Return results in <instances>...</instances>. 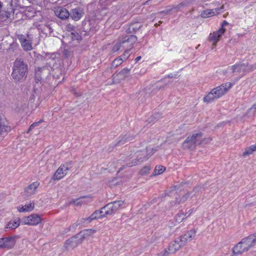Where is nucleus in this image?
Segmentation results:
<instances>
[{"mask_svg": "<svg viewBox=\"0 0 256 256\" xmlns=\"http://www.w3.org/2000/svg\"><path fill=\"white\" fill-rule=\"evenodd\" d=\"M192 192H188L185 195L179 198H176V200L170 202V205L172 207H176L178 205L184 202L186 200L190 197V195Z\"/></svg>", "mask_w": 256, "mask_h": 256, "instance_id": "4be33fe9", "label": "nucleus"}, {"mask_svg": "<svg viewBox=\"0 0 256 256\" xmlns=\"http://www.w3.org/2000/svg\"><path fill=\"white\" fill-rule=\"evenodd\" d=\"M196 232L195 230L192 229L191 230L183 235L180 236V238L182 240V242L185 246L188 242L191 241L193 238H194L196 236Z\"/></svg>", "mask_w": 256, "mask_h": 256, "instance_id": "ddd939ff", "label": "nucleus"}, {"mask_svg": "<svg viewBox=\"0 0 256 256\" xmlns=\"http://www.w3.org/2000/svg\"><path fill=\"white\" fill-rule=\"evenodd\" d=\"M16 244L14 237H6L0 238V248L10 249L12 248Z\"/></svg>", "mask_w": 256, "mask_h": 256, "instance_id": "6e6552de", "label": "nucleus"}, {"mask_svg": "<svg viewBox=\"0 0 256 256\" xmlns=\"http://www.w3.org/2000/svg\"><path fill=\"white\" fill-rule=\"evenodd\" d=\"M232 86V83L228 82L223 84L220 86L216 87V88L220 94L221 96H222L229 90Z\"/></svg>", "mask_w": 256, "mask_h": 256, "instance_id": "412c9836", "label": "nucleus"}, {"mask_svg": "<svg viewBox=\"0 0 256 256\" xmlns=\"http://www.w3.org/2000/svg\"><path fill=\"white\" fill-rule=\"evenodd\" d=\"M118 210L124 208L125 206V203L124 201L118 200L112 202Z\"/></svg>", "mask_w": 256, "mask_h": 256, "instance_id": "2f4dec72", "label": "nucleus"}, {"mask_svg": "<svg viewBox=\"0 0 256 256\" xmlns=\"http://www.w3.org/2000/svg\"><path fill=\"white\" fill-rule=\"evenodd\" d=\"M228 24V22L224 20L222 24L221 27L220 28H224V26H226Z\"/></svg>", "mask_w": 256, "mask_h": 256, "instance_id": "79ce46f5", "label": "nucleus"}, {"mask_svg": "<svg viewBox=\"0 0 256 256\" xmlns=\"http://www.w3.org/2000/svg\"><path fill=\"white\" fill-rule=\"evenodd\" d=\"M194 212V208L189 210L186 214H184L186 218L189 216Z\"/></svg>", "mask_w": 256, "mask_h": 256, "instance_id": "a19ab883", "label": "nucleus"}, {"mask_svg": "<svg viewBox=\"0 0 256 256\" xmlns=\"http://www.w3.org/2000/svg\"><path fill=\"white\" fill-rule=\"evenodd\" d=\"M213 3L214 4H217L218 3V2L217 1H214V2H213Z\"/></svg>", "mask_w": 256, "mask_h": 256, "instance_id": "8fccbe9b", "label": "nucleus"}, {"mask_svg": "<svg viewBox=\"0 0 256 256\" xmlns=\"http://www.w3.org/2000/svg\"><path fill=\"white\" fill-rule=\"evenodd\" d=\"M152 1V0H148L146 1L144 3V5L148 4L150 3V2Z\"/></svg>", "mask_w": 256, "mask_h": 256, "instance_id": "49530a36", "label": "nucleus"}, {"mask_svg": "<svg viewBox=\"0 0 256 256\" xmlns=\"http://www.w3.org/2000/svg\"><path fill=\"white\" fill-rule=\"evenodd\" d=\"M200 46V44L196 48H199Z\"/></svg>", "mask_w": 256, "mask_h": 256, "instance_id": "3c124183", "label": "nucleus"}, {"mask_svg": "<svg viewBox=\"0 0 256 256\" xmlns=\"http://www.w3.org/2000/svg\"><path fill=\"white\" fill-rule=\"evenodd\" d=\"M202 136L201 132H196L193 134L192 136L187 138L185 141L182 144V148L184 149H192L194 146L196 144H206L210 142L212 138H210L204 139L202 142L200 140Z\"/></svg>", "mask_w": 256, "mask_h": 256, "instance_id": "7ed1b4c3", "label": "nucleus"}, {"mask_svg": "<svg viewBox=\"0 0 256 256\" xmlns=\"http://www.w3.org/2000/svg\"><path fill=\"white\" fill-rule=\"evenodd\" d=\"M103 212L108 215H111L116 212L118 210L115 208V206L113 202L109 203L105 206L102 208Z\"/></svg>", "mask_w": 256, "mask_h": 256, "instance_id": "5701e85b", "label": "nucleus"}, {"mask_svg": "<svg viewBox=\"0 0 256 256\" xmlns=\"http://www.w3.org/2000/svg\"><path fill=\"white\" fill-rule=\"evenodd\" d=\"M186 218L184 214L182 212H180L174 217V220L176 223L181 222Z\"/></svg>", "mask_w": 256, "mask_h": 256, "instance_id": "c85d7f7f", "label": "nucleus"}, {"mask_svg": "<svg viewBox=\"0 0 256 256\" xmlns=\"http://www.w3.org/2000/svg\"><path fill=\"white\" fill-rule=\"evenodd\" d=\"M130 53L131 52L130 50H126L120 57H122L123 60H126L128 58L130 54Z\"/></svg>", "mask_w": 256, "mask_h": 256, "instance_id": "4c0bfd02", "label": "nucleus"}, {"mask_svg": "<svg viewBox=\"0 0 256 256\" xmlns=\"http://www.w3.org/2000/svg\"><path fill=\"white\" fill-rule=\"evenodd\" d=\"M138 164V160H135L134 162H132V164H130V163H129V164H128V166H134V165H136V164Z\"/></svg>", "mask_w": 256, "mask_h": 256, "instance_id": "37998d69", "label": "nucleus"}, {"mask_svg": "<svg viewBox=\"0 0 256 256\" xmlns=\"http://www.w3.org/2000/svg\"><path fill=\"white\" fill-rule=\"evenodd\" d=\"M42 218L40 216L36 214H33L22 218V222L24 224L29 226H36L40 223Z\"/></svg>", "mask_w": 256, "mask_h": 256, "instance_id": "423d86ee", "label": "nucleus"}, {"mask_svg": "<svg viewBox=\"0 0 256 256\" xmlns=\"http://www.w3.org/2000/svg\"><path fill=\"white\" fill-rule=\"evenodd\" d=\"M121 42L124 44H126V46L129 47L132 45L137 41V37L135 36L130 35L128 36H120Z\"/></svg>", "mask_w": 256, "mask_h": 256, "instance_id": "a211bd4d", "label": "nucleus"}, {"mask_svg": "<svg viewBox=\"0 0 256 256\" xmlns=\"http://www.w3.org/2000/svg\"><path fill=\"white\" fill-rule=\"evenodd\" d=\"M140 26H141L139 25L138 24H132L130 25L129 28L132 32H136L140 28Z\"/></svg>", "mask_w": 256, "mask_h": 256, "instance_id": "c9c22d12", "label": "nucleus"}, {"mask_svg": "<svg viewBox=\"0 0 256 256\" xmlns=\"http://www.w3.org/2000/svg\"><path fill=\"white\" fill-rule=\"evenodd\" d=\"M68 170L69 168L67 165L62 164L55 172L53 179L56 180L62 179L67 174Z\"/></svg>", "mask_w": 256, "mask_h": 256, "instance_id": "1a4fd4ad", "label": "nucleus"}, {"mask_svg": "<svg viewBox=\"0 0 256 256\" xmlns=\"http://www.w3.org/2000/svg\"><path fill=\"white\" fill-rule=\"evenodd\" d=\"M54 12L56 16L62 20L66 19L70 16L68 11L63 8L58 7L56 8Z\"/></svg>", "mask_w": 256, "mask_h": 256, "instance_id": "dca6fc26", "label": "nucleus"}, {"mask_svg": "<svg viewBox=\"0 0 256 256\" xmlns=\"http://www.w3.org/2000/svg\"><path fill=\"white\" fill-rule=\"evenodd\" d=\"M148 158V156L146 157V158H139V160H140V162H143V161L146 160H147V159Z\"/></svg>", "mask_w": 256, "mask_h": 256, "instance_id": "a18cd8bd", "label": "nucleus"}, {"mask_svg": "<svg viewBox=\"0 0 256 256\" xmlns=\"http://www.w3.org/2000/svg\"><path fill=\"white\" fill-rule=\"evenodd\" d=\"M40 185L38 182H35L30 184L25 189V192L27 196H30L36 193V190Z\"/></svg>", "mask_w": 256, "mask_h": 256, "instance_id": "aec40b11", "label": "nucleus"}, {"mask_svg": "<svg viewBox=\"0 0 256 256\" xmlns=\"http://www.w3.org/2000/svg\"><path fill=\"white\" fill-rule=\"evenodd\" d=\"M71 36L72 38V39L73 40H78V38H80V36L78 34H75L74 32H71Z\"/></svg>", "mask_w": 256, "mask_h": 256, "instance_id": "ea45409f", "label": "nucleus"}, {"mask_svg": "<svg viewBox=\"0 0 256 256\" xmlns=\"http://www.w3.org/2000/svg\"><path fill=\"white\" fill-rule=\"evenodd\" d=\"M254 146L256 147V143Z\"/></svg>", "mask_w": 256, "mask_h": 256, "instance_id": "603ef678", "label": "nucleus"}, {"mask_svg": "<svg viewBox=\"0 0 256 256\" xmlns=\"http://www.w3.org/2000/svg\"><path fill=\"white\" fill-rule=\"evenodd\" d=\"M84 15V12L81 8H75L72 9L70 16L74 21H78Z\"/></svg>", "mask_w": 256, "mask_h": 256, "instance_id": "2eb2a0df", "label": "nucleus"}, {"mask_svg": "<svg viewBox=\"0 0 256 256\" xmlns=\"http://www.w3.org/2000/svg\"><path fill=\"white\" fill-rule=\"evenodd\" d=\"M125 76L124 74V70H122L118 73L114 74L112 76L114 83H118L122 80L124 79Z\"/></svg>", "mask_w": 256, "mask_h": 256, "instance_id": "a878e982", "label": "nucleus"}, {"mask_svg": "<svg viewBox=\"0 0 256 256\" xmlns=\"http://www.w3.org/2000/svg\"><path fill=\"white\" fill-rule=\"evenodd\" d=\"M122 44H124L122 42L121 38L120 37L118 42L117 43H116L115 44V45L113 46L112 50V52H118L121 48Z\"/></svg>", "mask_w": 256, "mask_h": 256, "instance_id": "473e14b6", "label": "nucleus"}, {"mask_svg": "<svg viewBox=\"0 0 256 256\" xmlns=\"http://www.w3.org/2000/svg\"><path fill=\"white\" fill-rule=\"evenodd\" d=\"M221 96L216 88L212 89L203 98L204 102L206 103H210Z\"/></svg>", "mask_w": 256, "mask_h": 256, "instance_id": "9b49d317", "label": "nucleus"}, {"mask_svg": "<svg viewBox=\"0 0 256 256\" xmlns=\"http://www.w3.org/2000/svg\"><path fill=\"white\" fill-rule=\"evenodd\" d=\"M123 60H124L122 57L116 58L112 62V67L114 68H116L122 64Z\"/></svg>", "mask_w": 256, "mask_h": 256, "instance_id": "7c9ffc66", "label": "nucleus"}, {"mask_svg": "<svg viewBox=\"0 0 256 256\" xmlns=\"http://www.w3.org/2000/svg\"><path fill=\"white\" fill-rule=\"evenodd\" d=\"M106 216L107 215L103 212L102 208L100 210H96L94 213H93L90 216L88 220H89V222H90L93 220L100 218Z\"/></svg>", "mask_w": 256, "mask_h": 256, "instance_id": "393cba45", "label": "nucleus"}, {"mask_svg": "<svg viewBox=\"0 0 256 256\" xmlns=\"http://www.w3.org/2000/svg\"><path fill=\"white\" fill-rule=\"evenodd\" d=\"M96 232V230L93 229H86L80 232L77 236L82 242L84 240L91 237Z\"/></svg>", "mask_w": 256, "mask_h": 256, "instance_id": "f3484780", "label": "nucleus"}, {"mask_svg": "<svg viewBox=\"0 0 256 256\" xmlns=\"http://www.w3.org/2000/svg\"><path fill=\"white\" fill-rule=\"evenodd\" d=\"M28 66L21 59H16L14 64L12 76L16 81L24 80L27 74Z\"/></svg>", "mask_w": 256, "mask_h": 256, "instance_id": "f03ea898", "label": "nucleus"}, {"mask_svg": "<svg viewBox=\"0 0 256 256\" xmlns=\"http://www.w3.org/2000/svg\"><path fill=\"white\" fill-rule=\"evenodd\" d=\"M169 250H168V248L166 249H165L164 251L162 252L160 254H158L159 256H166L169 254H170L168 252Z\"/></svg>", "mask_w": 256, "mask_h": 256, "instance_id": "58836bf2", "label": "nucleus"}, {"mask_svg": "<svg viewBox=\"0 0 256 256\" xmlns=\"http://www.w3.org/2000/svg\"><path fill=\"white\" fill-rule=\"evenodd\" d=\"M256 244V232L243 238L232 248L234 255H239L247 252Z\"/></svg>", "mask_w": 256, "mask_h": 256, "instance_id": "f257e3e1", "label": "nucleus"}, {"mask_svg": "<svg viewBox=\"0 0 256 256\" xmlns=\"http://www.w3.org/2000/svg\"><path fill=\"white\" fill-rule=\"evenodd\" d=\"M184 246V245L182 242V240L180 237H178L176 238L174 241L172 242L168 246V250H169L168 252L174 254Z\"/></svg>", "mask_w": 256, "mask_h": 256, "instance_id": "9d476101", "label": "nucleus"}, {"mask_svg": "<svg viewBox=\"0 0 256 256\" xmlns=\"http://www.w3.org/2000/svg\"><path fill=\"white\" fill-rule=\"evenodd\" d=\"M256 151V147L254 145L246 148L242 154L244 157H246L247 156L252 154L254 152Z\"/></svg>", "mask_w": 256, "mask_h": 256, "instance_id": "cd10ccee", "label": "nucleus"}, {"mask_svg": "<svg viewBox=\"0 0 256 256\" xmlns=\"http://www.w3.org/2000/svg\"><path fill=\"white\" fill-rule=\"evenodd\" d=\"M80 243H81V240L76 236L68 240L64 244V247L67 249L73 248Z\"/></svg>", "mask_w": 256, "mask_h": 256, "instance_id": "4468645a", "label": "nucleus"}, {"mask_svg": "<svg viewBox=\"0 0 256 256\" xmlns=\"http://www.w3.org/2000/svg\"><path fill=\"white\" fill-rule=\"evenodd\" d=\"M254 109L255 111H256V104L253 106L251 108V110Z\"/></svg>", "mask_w": 256, "mask_h": 256, "instance_id": "de8ad7c7", "label": "nucleus"}, {"mask_svg": "<svg viewBox=\"0 0 256 256\" xmlns=\"http://www.w3.org/2000/svg\"><path fill=\"white\" fill-rule=\"evenodd\" d=\"M224 8V5L220 8L214 9H207L202 12L200 16L203 18H208L218 14L220 11Z\"/></svg>", "mask_w": 256, "mask_h": 256, "instance_id": "f8f14e48", "label": "nucleus"}, {"mask_svg": "<svg viewBox=\"0 0 256 256\" xmlns=\"http://www.w3.org/2000/svg\"><path fill=\"white\" fill-rule=\"evenodd\" d=\"M150 170V167L149 166H145L143 167L140 171L141 175L144 176L147 174Z\"/></svg>", "mask_w": 256, "mask_h": 256, "instance_id": "72a5a7b5", "label": "nucleus"}, {"mask_svg": "<svg viewBox=\"0 0 256 256\" xmlns=\"http://www.w3.org/2000/svg\"><path fill=\"white\" fill-rule=\"evenodd\" d=\"M165 170V168L162 166H156L154 171V175H158L162 174Z\"/></svg>", "mask_w": 256, "mask_h": 256, "instance_id": "c756f323", "label": "nucleus"}, {"mask_svg": "<svg viewBox=\"0 0 256 256\" xmlns=\"http://www.w3.org/2000/svg\"><path fill=\"white\" fill-rule=\"evenodd\" d=\"M34 208V202H30L24 205H20L17 207L18 210L20 212H26L32 211Z\"/></svg>", "mask_w": 256, "mask_h": 256, "instance_id": "6ab92c4d", "label": "nucleus"}, {"mask_svg": "<svg viewBox=\"0 0 256 256\" xmlns=\"http://www.w3.org/2000/svg\"><path fill=\"white\" fill-rule=\"evenodd\" d=\"M10 130V128L8 126L2 124L0 122V134H2L4 132H7Z\"/></svg>", "mask_w": 256, "mask_h": 256, "instance_id": "f704fd0d", "label": "nucleus"}, {"mask_svg": "<svg viewBox=\"0 0 256 256\" xmlns=\"http://www.w3.org/2000/svg\"><path fill=\"white\" fill-rule=\"evenodd\" d=\"M20 220L16 218L14 220L10 221L6 226V228L14 229L17 228L20 226Z\"/></svg>", "mask_w": 256, "mask_h": 256, "instance_id": "bb28decb", "label": "nucleus"}, {"mask_svg": "<svg viewBox=\"0 0 256 256\" xmlns=\"http://www.w3.org/2000/svg\"><path fill=\"white\" fill-rule=\"evenodd\" d=\"M225 32V28H220L218 30L210 34L209 39L212 42L213 48L216 46L217 42L220 40Z\"/></svg>", "mask_w": 256, "mask_h": 256, "instance_id": "0eeeda50", "label": "nucleus"}, {"mask_svg": "<svg viewBox=\"0 0 256 256\" xmlns=\"http://www.w3.org/2000/svg\"><path fill=\"white\" fill-rule=\"evenodd\" d=\"M256 68L254 65H248L247 63H236L231 66L232 72L239 76L242 78L247 73L250 72Z\"/></svg>", "mask_w": 256, "mask_h": 256, "instance_id": "20e7f679", "label": "nucleus"}, {"mask_svg": "<svg viewBox=\"0 0 256 256\" xmlns=\"http://www.w3.org/2000/svg\"><path fill=\"white\" fill-rule=\"evenodd\" d=\"M42 122H43V120H40V121L38 122H36L34 123H33L32 124L29 128V129L28 130V133L30 132V131L32 130L35 126H38L39 124H40Z\"/></svg>", "mask_w": 256, "mask_h": 256, "instance_id": "e433bc0d", "label": "nucleus"}, {"mask_svg": "<svg viewBox=\"0 0 256 256\" xmlns=\"http://www.w3.org/2000/svg\"><path fill=\"white\" fill-rule=\"evenodd\" d=\"M87 198H88L86 196L82 197L78 199V200H80L81 202H85L84 200L86 199Z\"/></svg>", "mask_w": 256, "mask_h": 256, "instance_id": "c03bdc74", "label": "nucleus"}, {"mask_svg": "<svg viewBox=\"0 0 256 256\" xmlns=\"http://www.w3.org/2000/svg\"><path fill=\"white\" fill-rule=\"evenodd\" d=\"M70 28H73L74 26H70Z\"/></svg>", "mask_w": 256, "mask_h": 256, "instance_id": "864d4df0", "label": "nucleus"}, {"mask_svg": "<svg viewBox=\"0 0 256 256\" xmlns=\"http://www.w3.org/2000/svg\"><path fill=\"white\" fill-rule=\"evenodd\" d=\"M103 212L108 215H111L116 212L118 210L115 208V206L113 202L109 203L105 206L102 208Z\"/></svg>", "mask_w": 256, "mask_h": 256, "instance_id": "b1692460", "label": "nucleus"}, {"mask_svg": "<svg viewBox=\"0 0 256 256\" xmlns=\"http://www.w3.org/2000/svg\"><path fill=\"white\" fill-rule=\"evenodd\" d=\"M140 58H141V56H138V57H137V58L135 59V60H136V62H138L139 60H140Z\"/></svg>", "mask_w": 256, "mask_h": 256, "instance_id": "09e8293b", "label": "nucleus"}, {"mask_svg": "<svg viewBox=\"0 0 256 256\" xmlns=\"http://www.w3.org/2000/svg\"><path fill=\"white\" fill-rule=\"evenodd\" d=\"M22 47L25 51H30L32 50V35L29 34H20L18 36Z\"/></svg>", "mask_w": 256, "mask_h": 256, "instance_id": "39448f33", "label": "nucleus"}]
</instances>
